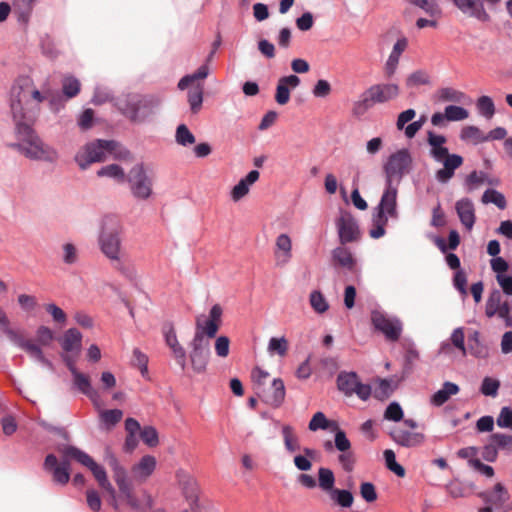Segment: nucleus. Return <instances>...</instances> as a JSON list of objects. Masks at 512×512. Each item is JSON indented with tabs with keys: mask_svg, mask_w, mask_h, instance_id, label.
I'll list each match as a JSON object with an SVG mask.
<instances>
[{
	"mask_svg": "<svg viewBox=\"0 0 512 512\" xmlns=\"http://www.w3.org/2000/svg\"><path fill=\"white\" fill-rule=\"evenodd\" d=\"M222 315L221 305L214 304L204 321L196 319L195 333L189 344L191 348L189 356L192 368L196 373H203L207 368L211 355L209 340L216 337L222 325Z\"/></svg>",
	"mask_w": 512,
	"mask_h": 512,
	"instance_id": "nucleus-1",
	"label": "nucleus"
},
{
	"mask_svg": "<svg viewBox=\"0 0 512 512\" xmlns=\"http://www.w3.org/2000/svg\"><path fill=\"white\" fill-rule=\"evenodd\" d=\"M57 450L61 453L60 459L54 453H48L44 458L42 468L45 472L51 474L55 484L65 486L71 480V462L74 460L82 465L86 451L68 443L59 444Z\"/></svg>",
	"mask_w": 512,
	"mask_h": 512,
	"instance_id": "nucleus-2",
	"label": "nucleus"
},
{
	"mask_svg": "<svg viewBox=\"0 0 512 512\" xmlns=\"http://www.w3.org/2000/svg\"><path fill=\"white\" fill-rule=\"evenodd\" d=\"M115 101L117 111L134 123L145 122L161 105V99L153 94H121Z\"/></svg>",
	"mask_w": 512,
	"mask_h": 512,
	"instance_id": "nucleus-3",
	"label": "nucleus"
},
{
	"mask_svg": "<svg viewBox=\"0 0 512 512\" xmlns=\"http://www.w3.org/2000/svg\"><path fill=\"white\" fill-rule=\"evenodd\" d=\"M17 340H9L14 346L24 350L31 359L35 362L41 364L43 367L47 368L49 371L54 372L55 366L53 362L48 359L42 347L49 346L51 342L55 339L54 331L45 325H40L36 329V341L33 342L24 338L17 331Z\"/></svg>",
	"mask_w": 512,
	"mask_h": 512,
	"instance_id": "nucleus-4",
	"label": "nucleus"
},
{
	"mask_svg": "<svg viewBox=\"0 0 512 512\" xmlns=\"http://www.w3.org/2000/svg\"><path fill=\"white\" fill-rule=\"evenodd\" d=\"M399 94L400 88L396 83H378L371 85L360 95V99L353 103V115L362 117L374 105L384 104L394 100Z\"/></svg>",
	"mask_w": 512,
	"mask_h": 512,
	"instance_id": "nucleus-5",
	"label": "nucleus"
},
{
	"mask_svg": "<svg viewBox=\"0 0 512 512\" xmlns=\"http://www.w3.org/2000/svg\"><path fill=\"white\" fill-rule=\"evenodd\" d=\"M120 146L115 139L97 138L87 142L75 154L74 161L81 170H86L93 163H101L106 160V155L112 153Z\"/></svg>",
	"mask_w": 512,
	"mask_h": 512,
	"instance_id": "nucleus-6",
	"label": "nucleus"
},
{
	"mask_svg": "<svg viewBox=\"0 0 512 512\" xmlns=\"http://www.w3.org/2000/svg\"><path fill=\"white\" fill-rule=\"evenodd\" d=\"M60 358L72 376V388L85 395L95 408L100 407V394L93 387L89 375L81 372L76 367L75 358L66 353H60Z\"/></svg>",
	"mask_w": 512,
	"mask_h": 512,
	"instance_id": "nucleus-7",
	"label": "nucleus"
},
{
	"mask_svg": "<svg viewBox=\"0 0 512 512\" xmlns=\"http://www.w3.org/2000/svg\"><path fill=\"white\" fill-rule=\"evenodd\" d=\"M125 182L128 183L133 198L138 201L147 200L153 194V180L143 162H138L129 169Z\"/></svg>",
	"mask_w": 512,
	"mask_h": 512,
	"instance_id": "nucleus-8",
	"label": "nucleus"
},
{
	"mask_svg": "<svg viewBox=\"0 0 512 512\" xmlns=\"http://www.w3.org/2000/svg\"><path fill=\"white\" fill-rule=\"evenodd\" d=\"M102 253L110 260H119L121 240L119 225L112 217H105L102 221L98 238Z\"/></svg>",
	"mask_w": 512,
	"mask_h": 512,
	"instance_id": "nucleus-9",
	"label": "nucleus"
},
{
	"mask_svg": "<svg viewBox=\"0 0 512 512\" xmlns=\"http://www.w3.org/2000/svg\"><path fill=\"white\" fill-rule=\"evenodd\" d=\"M31 142L32 144L27 145L20 142H12L8 143L7 146L11 149L17 150L30 160L45 161L48 163H55L57 161V151L49 146H45L39 136Z\"/></svg>",
	"mask_w": 512,
	"mask_h": 512,
	"instance_id": "nucleus-10",
	"label": "nucleus"
},
{
	"mask_svg": "<svg viewBox=\"0 0 512 512\" xmlns=\"http://www.w3.org/2000/svg\"><path fill=\"white\" fill-rule=\"evenodd\" d=\"M14 123V133L20 143L27 145L32 144V140L39 136L34 129V122L37 118L35 111H24L10 113Z\"/></svg>",
	"mask_w": 512,
	"mask_h": 512,
	"instance_id": "nucleus-11",
	"label": "nucleus"
},
{
	"mask_svg": "<svg viewBox=\"0 0 512 512\" xmlns=\"http://www.w3.org/2000/svg\"><path fill=\"white\" fill-rule=\"evenodd\" d=\"M477 496L482 499L484 506L478 512H508L510 507L505 503L509 499V492L501 482L496 483L493 490L481 491Z\"/></svg>",
	"mask_w": 512,
	"mask_h": 512,
	"instance_id": "nucleus-12",
	"label": "nucleus"
},
{
	"mask_svg": "<svg viewBox=\"0 0 512 512\" xmlns=\"http://www.w3.org/2000/svg\"><path fill=\"white\" fill-rule=\"evenodd\" d=\"M338 242L347 245L360 240L361 231L358 221L351 212L340 209V216L335 220Z\"/></svg>",
	"mask_w": 512,
	"mask_h": 512,
	"instance_id": "nucleus-13",
	"label": "nucleus"
},
{
	"mask_svg": "<svg viewBox=\"0 0 512 512\" xmlns=\"http://www.w3.org/2000/svg\"><path fill=\"white\" fill-rule=\"evenodd\" d=\"M371 322L374 329L382 333L386 340L396 342L401 337L403 324L397 316L386 317L374 310L371 313Z\"/></svg>",
	"mask_w": 512,
	"mask_h": 512,
	"instance_id": "nucleus-14",
	"label": "nucleus"
},
{
	"mask_svg": "<svg viewBox=\"0 0 512 512\" xmlns=\"http://www.w3.org/2000/svg\"><path fill=\"white\" fill-rule=\"evenodd\" d=\"M412 156L408 148H401L392 153L383 165L385 180H392L398 177L399 180L405 175L412 165Z\"/></svg>",
	"mask_w": 512,
	"mask_h": 512,
	"instance_id": "nucleus-15",
	"label": "nucleus"
},
{
	"mask_svg": "<svg viewBox=\"0 0 512 512\" xmlns=\"http://www.w3.org/2000/svg\"><path fill=\"white\" fill-rule=\"evenodd\" d=\"M334 446L340 452L337 459L341 468L347 473L352 472L356 459L354 452L351 450V441L347 437L345 430H339L335 433Z\"/></svg>",
	"mask_w": 512,
	"mask_h": 512,
	"instance_id": "nucleus-16",
	"label": "nucleus"
},
{
	"mask_svg": "<svg viewBox=\"0 0 512 512\" xmlns=\"http://www.w3.org/2000/svg\"><path fill=\"white\" fill-rule=\"evenodd\" d=\"M32 83L31 79L27 76H19L16 78L11 86L9 93V109L10 113L30 111L23 100L25 98V89Z\"/></svg>",
	"mask_w": 512,
	"mask_h": 512,
	"instance_id": "nucleus-17",
	"label": "nucleus"
},
{
	"mask_svg": "<svg viewBox=\"0 0 512 512\" xmlns=\"http://www.w3.org/2000/svg\"><path fill=\"white\" fill-rule=\"evenodd\" d=\"M301 83L299 76L289 74L281 76L276 84L274 99L278 105H286L290 101L291 91Z\"/></svg>",
	"mask_w": 512,
	"mask_h": 512,
	"instance_id": "nucleus-18",
	"label": "nucleus"
},
{
	"mask_svg": "<svg viewBox=\"0 0 512 512\" xmlns=\"http://www.w3.org/2000/svg\"><path fill=\"white\" fill-rule=\"evenodd\" d=\"M82 339L83 335L77 328H68L63 336L59 338L63 350L61 353L70 354L76 359L82 350Z\"/></svg>",
	"mask_w": 512,
	"mask_h": 512,
	"instance_id": "nucleus-19",
	"label": "nucleus"
},
{
	"mask_svg": "<svg viewBox=\"0 0 512 512\" xmlns=\"http://www.w3.org/2000/svg\"><path fill=\"white\" fill-rule=\"evenodd\" d=\"M464 163V158L460 154L453 153L446 157L441 164L442 168L435 172V179L440 184H447L455 175V172Z\"/></svg>",
	"mask_w": 512,
	"mask_h": 512,
	"instance_id": "nucleus-20",
	"label": "nucleus"
},
{
	"mask_svg": "<svg viewBox=\"0 0 512 512\" xmlns=\"http://www.w3.org/2000/svg\"><path fill=\"white\" fill-rule=\"evenodd\" d=\"M119 492V499H122L126 504L135 511H141V503L133 491V483L128 474L114 480Z\"/></svg>",
	"mask_w": 512,
	"mask_h": 512,
	"instance_id": "nucleus-21",
	"label": "nucleus"
},
{
	"mask_svg": "<svg viewBox=\"0 0 512 512\" xmlns=\"http://www.w3.org/2000/svg\"><path fill=\"white\" fill-rule=\"evenodd\" d=\"M389 218H398V214H389L385 210H380V207H374L372 210V228L369 230V236L372 239H380L386 234V225Z\"/></svg>",
	"mask_w": 512,
	"mask_h": 512,
	"instance_id": "nucleus-22",
	"label": "nucleus"
},
{
	"mask_svg": "<svg viewBox=\"0 0 512 512\" xmlns=\"http://www.w3.org/2000/svg\"><path fill=\"white\" fill-rule=\"evenodd\" d=\"M388 435L396 444L405 448L418 446L425 440L423 433L410 432L407 430L397 429L395 427L388 431Z\"/></svg>",
	"mask_w": 512,
	"mask_h": 512,
	"instance_id": "nucleus-23",
	"label": "nucleus"
},
{
	"mask_svg": "<svg viewBox=\"0 0 512 512\" xmlns=\"http://www.w3.org/2000/svg\"><path fill=\"white\" fill-rule=\"evenodd\" d=\"M455 210L461 224L467 231H471L476 222L475 208L470 198L464 197L455 204Z\"/></svg>",
	"mask_w": 512,
	"mask_h": 512,
	"instance_id": "nucleus-24",
	"label": "nucleus"
},
{
	"mask_svg": "<svg viewBox=\"0 0 512 512\" xmlns=\"http://www.w3.org/2000/svg\"><path fill=\"white\" fill-rule=\"evenodd\" d=\"M359 381L360 377L356 371L342 370L337 374L336 386L345 397H351L354 395Z\"/></svg>",
	"mask_w": 512,
	"mask_h": 512,
	"instance_id": "nucleus-25",
	"label": "nucleus"
},
{
	"mask_svg": "<svg viewBox=\"0 0 512 512\" xmlns=\"http://www.w3.org/2000/svg\"><path fill=\"white\" fill-rule=\"evenodd\" d=\"M331 260L335 268L340 267L348 271H353L357 263V259L350 249L341 244L331 251Z\"/></svg>",
	"mask_w": 512,
	"mask_h": 512,
	"instance_id": "nucleus-26",
	"label": "nucleus"
},
{
	"mask_svg": "<svg viewBox=\"0 0 512 512\" xmlns=\"http://www.w3.org/2000/svg\"><path fill=\"white\" fill-rule=\"evenodd\" d=\"M397 193V187L393 186L392 180H385V189L375 207H380V210H385L389 214H398Z\"/></svg>",
	"mask_w": 512,
	"mask_h": 512,
	"instance_id": "nucleus-27",
	"label": "nucleus"
},
{
	"mask_svg": "<svg viewBox=\"0 0 512 512\" xmlns=\"http://www.w3.org/2000/svg\"><path fill=\"white\" fill-rule=\"evenodd\" d=\"M407 46L408 40L404 36L398 38L397 41L394 43L392 51L385 63V74L388 78L392 77L395 74L399 63V59L402 53L407 48Z\"/></svg>",
	"mask_w": 512,
	"mask_h": 512,
	"instance_id": "nucleus-28",
	"label": "nucleus"
},
{
	"mask_svg": "<svg viewBox=\"0 0 512 512\" xmlns=\"http://www.w3.org/2000/svg\"><path fill=\"white\" fill-rule=\"evenodd\" d=\"M82 466L86 467L92 473L100 488L104 490L111 487L112 484L108 479L106 469L101 464L97 463L87 452Z\"/></svg>",
	"mask_w": 512,
	"mask_h": 512,
	"instance_id": "nucleus-29",
	"label": "nucleus"
},
{
	"mask_svg": "<svg viewBox=\"0 0 512 512\" xmlns=\"http://www.w3.org/2000/svg\"><path fill=\"white\" fill-rule=\"evenodd\" d=\"M459 391L460 387L458 384L451 381H445L442 384V387L430 396V403L434 407H441L452 396L458 394Z\"/></svg>",
	"mask_w": 512,
	"mask_h": 512,
	"instance_id": "nucleus-30",
	"label": "nucleus"
},
{
	"mask_svg": "<svg viewBox=\"0 0 512 512\" xmlns=\"http://www.w3.org/2000/svg\"><path fill=\"white\" fill-rule=\"evenodd\" d=\"M308 429L313 432L318 430H330L334 436L339 430H343L337 421L329 420L322 411H317L312 416L308 423Z\"/></svg>",
	"mask_w": 512,
	"mask_h": 512,
	"instance_id": "nucleus-31",
	"label": "nucleus"
},
{
	"mask_svg": "<svg viewBox=\"0 0 512 512\" xmlns=\"http://www.w3.org/2000/svg\"><path fill=\"white\" fill-rule=\"evenodd\" d=\"M271 390V395L262 399V401L275 409L281 407L286 396L284 381L281 378H274L271 383Z\"/></svg>",
	"mask_w": 512,
	"mask_h": 512,
	"instance_id": "nucleus-32",
	"label": "nucleus"
},
{
	"mask_svg": "<svg viewBox=\"0 0 512 512\" xmlns=\"http://www.w3.org/2000/svg\"><path fill=\"white\" fill-rule=\"evenodd\" d=\"M470 354L477 359H486L489 357L488 346L480 340V332L474 330L468 335V347Z\"/></svg>",
	"mask_w": 512,
	"mask_h": 512,
	"instance_id": "nucleus-33",
	"label": "nucleus"
},
{
	"mask_svg": "<svg viewBox=\"0 0 512 512\" xmlns=\"http://www.w3.org/2000/svg\"><path fill=\"white\" fill-rule=\"evenodd\" d=\"M156 465L157 461L153 455H144L133 465L132 471L139 478L146 479L154 473Z\"/></svg>",
	"mask_w": 512,
	"mask_h": 512,
	"instance_id": "nucleus-34",
	"label": "nucleus"
},
{
	"mask_svg": "<svg viewBox=\"0 0 512 512\" xmlns=\"http://www.w3.org/2000/svg\"><path fill=\"white\" fill-rule=\"evenodd\" d=\"M333 503L339 506L341 509L351 508L354 503V495L349 489L335 488L328 493Z\"/></svg>",
	"mask_w": 512,
	"mask_h": 512,
	"instance_id": "nucleus-35",
	"label": "nucleus"
},
{
	"mask_svg": "<svg viewBox=\"0 0 512 512\" xmlns=\"http://www.w3.org/2000/svg\"><path fill=\"white\" fill-rule=\"evenodd\" d=\"M378 386L374 390L373 396L379 401L388 399L397 389L398 385L391 378H377Z\"/></svg>",
	"mask_w": 512,
	"mask_h": 512,
	"instance_id": "nucleus-36",
	"label": "nucleus"
},
{
	"mask_svg": "<svg viewBox=\"0 0 512 512\" xmlns=\"http://www.w3.org/2000/svg\"><path fill=\"white\" fill-rule=\"evenodd\" d=\"M99 418L102 428L111 430L122 420L123 411L119 408L101 410Z\"/></svg>",
	"mask_w": 512,
	"mask_h": 512,
	"instance_id": "nucleus-37",
	"label": "nucleus"
},
{
	"mask_svg": "<svg viewBox=\"0 0 512 512\" xmlns=\"http://www.w3.org/2000/svg\"><path fill=\"white\" fill-rule=\"evenodd\" d=\"M104 460L111 468L114 480L128 474L126 468L120 463L116 454L109 446L104 449Z\"/></svg>",
	"mask_w": 512,
	"mask_h": 512,
	"instance_id": "nucleus-38",
	"label": "nucleus"
},
{
	"mask_svg": "<svg viewBox=\"0 0 512 512\" xmlns=\"http://www.w3.org/2000/svg\"><path fill=\"white\" fill-rule=\"evenodd\" d=\"M96 175L98 177H109L119 183L125 182L126 176H127L123 167L117 163H111V164L102 166L96 172Z\"/></svg>",
	"mask_w": 512,
	"mask_h": 512,
	"instance_id": "nucleus-39",
	"label": "nucleus"
},
{
	"mask_svg": "<svg viewBox=\"0 0 512 512\" xmlns=\"http://www.w3.org/2000/svg\"><path fill=\"white\" fill-rule=\"evenodd\" d=\"M304 454H297L294 456L293 462L295 467L302 472L311 470L313 463L312 461L316 457V450L309 447L303 448Z\"/></svg>",
	"mask_w": 512,
	"mask_h": 512,
	"instance_id": "nucleus-40",
	"label": "nucleus"
},
{
	"mask_svg": "<svg viewBox=\"0 0 512 512\" xmlns=\"http://www.w3.org/2000/svg\"><path fill=\"white\" fill-rule=\"evenodd\" d=\"M335 474L332 469L327 467H320L318 469V482L317 486L327 494L330 493L333 489H335Z\"/></svg>",
	"mask_w": 512,
	"mask_h": 512,
	"instance_id": "nucleus-41",
	"label": "nucleus"
},
{
	"mask_svg": "<svg viewBox=\"0 0 512 512\" xmlns=\"http://www.w3.org/2000/svg\"><path fill=\"white\" fill-rule=\"evenodd\" d=\"M81 91V83L73 75L64 76L62 79V96L65 97L66 100H70L76 97Z\"/></svg>",
	"mask_w": 512,
	"mask_h": 512,
	"instance_id": "nucleus-42",
	"label": "nucleus"
},
{
	"mask_svg": "<svg viewBox=\"0 0 512 512\" xmlns=\"http://www.w3.org/2000/svg\"><path fill=\"white\" fill-rule=\"evenodd\" d=\"M383 458L385 462V467L394 473L397 477L403 478L406 475V470L403 465H401L397 459L396 454L392 449H385L383 451Z\"/></svg>",
	"mask_w": 512,
	"mask_h": 512,
	"instance_id": "nucleus-43",
	"label": "nucleus"
},
{
	"mask_svg": "<svg viewBox=\"0 0 512 512\" xmlns=\"http://www.w3.org/2000/svg\"><path fill=\"white\" fill-rule=\"evenodd\" d=\"M481 201L483 204L492 203L500 210H504L507 206L504 194L494 188H487L481 197Z\"/></svg>",
	"mask_w": 512,
	"mask_h": 512,
	"instance_id": "nucleus-44",
	"label": "nucleus"
},
{
	"mask_svg": "<svg viewBox=\"0 0 512 512\" xmlns=\"http://www.w3.org/2000/svg\"><path fill=\"white\" fill-rule=\"evenodd\" d=\"M476 108L479 115L490 120L496 112L495 104L492 97L482 95L476 100Z\"/></svg>",
	"mask_w": 512,
	"mask_h": 512,
	"instance_id": "nucleus-45",
	"label": "nucleus"
},
{
	"mask_svg": "<svg viewBox=\"0 0 512 512\" xmlns=\"http://www.w3.org/2000/svg\"><path fill=\"white\" fill-rule=\"evenodd\" d=\"M500 386L501 382L499 379L491 376H485L481 381L479 392L483 396L495 398L499 394Z\"/></svg>",
	"mask_w": 512,
	"mask_h": 512,
	"instance_id": "nucleus-46",
	"label": "nucleus"
},
{
	"mask_svg": "<svg viewBox=\"0 0 512 512\" xmlns=\"http://www.w3.org/2000/svg\"><path fill=\"white\" fill-rule=\"evenodd\" d=\"M187 98L191 112L193 114H197L203 105V87L198 84L195 87L190 88L187 92Z\"/></svg>",
	"mask_w": 512,
	"mask_h": 512,
	"instance_id": "nucleus-47",
	"label": "nucleus"
},
{
	"mask_svg": "<svg viewBox=\"0 0 512 512\" xmlns=\"http://www.w3.org/2000/svg\"><path fill=\"white\" fill-rule=\"evenodd\" d=\"M467 99V95L459 90L451 87H444L438 90V100L440 102L463 103Z\"/></svg>",
	"mask_w": 512,
	"mask_h": 512,
	"instance_id": "nucleus-48",
	"label": "nucleus"
},
{
	"mask_svg": "<svg viewBox=\"0 0 512 512\" xmlns=\"http://www.w3.org/2000/svg\"><path fill=\"white\" fill-rule=\"evenodd\" d=\"M33 5L31 0L28 2H21L18 4H14V14L19 24L27 26L33 10Z\"/></svg>",
	"mask_w": 512,
	"mask_h": 512,
	"instance_id": "nucleus-49",
	"label": "nucleus"
},
{
	"mask_svg": "<svg viewBox=\"0 0 512 512\" xmlns=\"http://www.w3.org/2000/svg\"><path fill=\"white\" fill-rule=\"evenodd\" d=\"M175 141L180 146L188 147L196 142V138L188 126L181 123L176 128Z\"/></svg>",
	"mask_w": 512,
	"mask_h": 512,
	"instance_id": "nucleus-50",
	"label": "nucleus"
},
{
	"mask_svg": "<svg viewBox=\"0 0 512 512\" xmlns=\"http://www.w3.org/2000/svg\"><path fill=\"white\" fill-rule=\"evenodd\" d=\"M431 83L430 76L425 70L418 69L413 71L405 80L407 88H415L421 85H429Z\"/></svg>",
	"mask_w": 512,
	"mask_h": 512,
	"instance_id": "nucleus-51",
	"label": "nucleus"
},
{
	"mask_svg": "<svg viewBox=\"0 0 512 512\" xmlns=\"http://www.w3.org/2000/svg\"><path fill=\"white\" fill-rule=\"evenodd\" d=\"M501 305V292L499 289L494 288L486 300L485 315L488 318L494 317Z\"/></svg>",
	"mask_w": 512,
	"mask_h": 512,
	"instance_id": "nucleus-52",
	"label": "nucleus"
},
{
	"mask_svg": "<svg viewBox=\"0 0 512 512\" xmlns=\"http://www.w3.org/2000/svg\"><path fill=\"white\" fill-rule=\"evenodd\" d=\"M182 494L184 498L189 501L190 506H197L199 502L197 485L192 478L182 482Z\"/></svg>",
	"mask_w": 512,
	"mask_h": 512,
	"instance_id": "nucleus-53",
	"label": "nucleus"
},
{
	"mask_svg": "<svg viewBox=\"0 0 512 512\" xmlns=\"http://www.w3.org/2000/svg\"><path fill=\"white\" fill-rule=\"evenodd\" d=\"M309 301L312 309L318 314H323L329 309V303L320 290H313L310 293Z\"/></svg>",
	"mask_w": 512,
	"mask_h": 512,
	"instance_id": "nucleus-54",
	"label": "nucleus"
},
{
	"mask_svg": "<svg viewBox=\"0 0 512 512\" xmlns=\"http://www.w3.org/2000/svg\"><path fill=\"white\" fill-rule=\"evenodd\" d=\"M383 418L387 421L400 422L404 418V411L400 403L396 400L391 401L385 408Z\"/></svg>",
	"mask_w": 512,
	"mask_h": 512,
	"instance_id": "nucleus-55",
	"label": "nucleus"
},
{
	"mask_svg": "<svg viewBox=\"0 0 512 512\" xmlns=\"http://www.w3.org/2000/svg\"><path fill=\"white\" fill-rule=\"evenodd\" d=\"M40 48L42 54L51 60L56 59L59 55L53 38L47 33L40 37Z\"/></svg>",
	"mask_w": 512,
	"mask_h": 512,
	"instance_id": "nucleus-56",
	"label": "nucleus"
},
{
	"mask_svg": "<svg viewBox=\"0 0 512 512\" xmlns=\"http://www.w3.org/2000/svg\"><path fill=\"white\" fill-rule=\"evenodd\" d=\"M284 446L288 453H294L295 451L300 449V445L298 439L293 436V427L286 424L282 426L281 429Z\"/></svg>",
	"mask_w": 512,
	"mask_h": 512,
	"instance_id": "nucleus-57",
	"label": "nucleus"
},
{
	"mask_svg": "<svg viewBox=\"0 0 512 512\" xmlns=\"http://www.w3.org/2000/svg\"><path fill=\"white\" fill-rule=\"evenodd\" d=\"M484 178H487V173L484 171H471L464 179V187L468 193L474 191L478 185L484 183Z\"/></svg>",
	"mask_w": 512,
	"mask_h": 512,
	"instance_id": "nucleus-58",
	"label": "nucleus"
},
{
	"mask_svg": "<svg viewBox=\"0 0 512 512\" xmlns=\"http://www.w3.org/2000/svg\"><path fill=\"white\" fill-rule=\"evenodd\" d=\"M140 439L148 447H156L159 443V433L152 425H146L140 431Z\"/></svg>",
	"mask_w": 512,
	"mask_h": 512,
	"instance_id": "nucleus-59",
	"label": "nucleus"
},
{
	"mask_svg": "<svg viewBox=\"0 0 512 512\" xmlns=\"http://www.w3.org/2000/svg\"><path fill=\"white\" fill-rule=\"evenodd\" d=\"M445 112V117L452 122L463 121L469 117V111L466 108L454 104L447 105Z\"/></svg>",
	"mask_w": 512,
	"mask_h": 512,
	"instance_id": "nucleus-60",
	"label": "nucleus"
},
{
	"mask_svg": "<svg viewBox=\"0 0 512 512\" xmlns=\"http://www.w3.org/2000/svg\"><path fill=\"white\" fill-rule=\"evenodd\" d=\"M467 284L468 280L464 269L459 268L458 270L454 271L452 285L454 289L457 290L462 296H466L468 294Z\"/></svg>",
	"mask_w": 512,
	"mask_h": 512,
	"instance_id": "nucleus-61",
	"label": "nucleus"
},
{
	"mask_svg": "<svg viewBox=\"0 0 512 512\" xmlns=\"http://www.w3.org/2000/svg\"><path fill=\"white\" fill-rule=\"evenodd\" d=\"M96 122L95 111L92 108L84 109L77 119V125L83 131L90 130Z\"/></svg>",
	"mask_w": 512,
	"mask_h": 512,
	"instance_id": "nucleus-62",
	"label": "nucleus"
},
{
	"mask_svg": "<svg viewBox=\"0 0 512 512\" xmlns=\"http://www.w3.org/2000/svg\"><path fill=\"white\" fill-rule=\"evenodd\" d=\"M459 137L462 141L472 139L476 145L483 142L482 138L485 137V134L477 126L469 125L462 128Z\"/></svg>",
	"mask_w": 512,
	"mask_h": 512,
	"instance_id": "nucleus-63",
	"label": "nucleus"
},
{
	"mask_svg": "<svg viewBox=\"0 0 512 512\" xmlns=\"http://www.w3.org/2000/svg\"><path fill=\"white\" fill-rule=\"evenodd\" d=\"M491 270L495 273L496 280L507 275L510 263L502 256L490 259Z\"/></svg>",
	"mask_w": 512,
	"mask_h": 512,
	"instance_id": "nucleus-64",
	"label": "nucleus"
}]
</instances>
